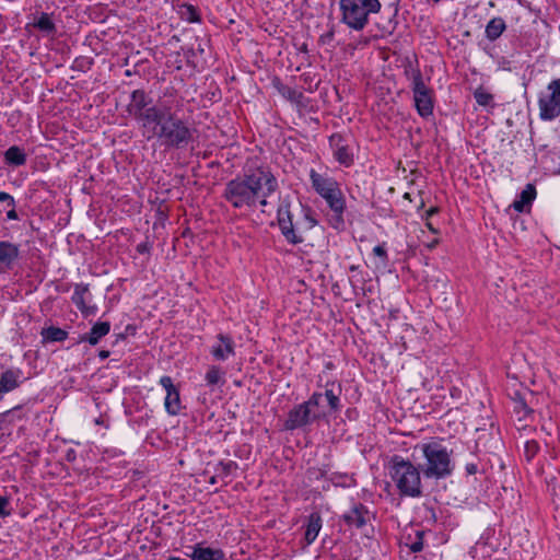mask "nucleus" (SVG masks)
Here are the masks:
<instances>
[{
  "instance_id": "f257e3e1",
  "label": "nucleus",
  "mask_w": 560,
  "mask_h": 560,
  "mask_svg": "<svg viewBox=\"0 0 560 560\" xmlns=\"http://www.w3.org/2000/svg\"><path fill=\"white\" fill-rule=\"evenodd\" d=\"M277 189L276 176L268 167L259 166L229 180L223 197L234 209L254 210L258 206L264 209Z\"/></svg>"
},
{
  "instance_id": "f03ea898",
  "label": "nucleus",
  "mask_w": 560,
  "mask_h": 560,
  "mask_svg": "<svg viewBox=\"0 0 560 560\" xmlns=\"http://www.w3.org/2000/svg\"><path fill=\"white\" fill-rule=\"evenodd\" d=\"M143 135L148 139L158 138L162 144L174 148H184L191 140L188 126L171 112L165 103L156 114L154 120L145 128Z\"/></svg>"
},
{
  "instance_id": "7ed1b4c3",
  "label": "nucleus",
  "mask_w": 560,
  "mask_h": 560,
  "mask_svg": "<svg viewBox=\"0 0 560 560\" xmlns=\"http://www.w3.org/2000/svg\"><path fill=\"white\" fill-rule=\"evenodd\" d=\"M423 462L419 465L425 478L444 479L452 475L454 464L452 451L442 440L431 439L416 445Z\"/></svg>"
},
{
  "instance_id": "20e7f679",
  "label": "nucleus",
  "mask_w": 560,
  "mask_h": 560,
  "mask_svg": "<svg viewBox=\"0 0 560 560\" xmlns=\"http://www.w3.org/2000/svg\"><path fill=\"white\" fill-rule=\"evenodd\" d=\"M388 475L401 497L419 498L422 494L421 468L409 459L395 455L390 458Z\"/></svg>"
},
{
  "instance_id": "39448f33",
  "label": "nucleus",
  "mask_w": 560,
  "mask_h": 560,
  "mask_svg": "<svg viewBox=\"0 0 560 560\" xmlns=\"http://www.w3.org/2000/svg\"><path fill=\"white\" fill-rule=\"evenodd\" d=\"M341 22L354 31L363 30L371 14L381 10L378 0H339Z\"/></svg>"
},
{
  "instance_id": "423d86ee",
  "label": "nucleus",
  "mask_w": 560,
  "mask_h": 560,
  "mask_svg": "<svg viewBox=\"0 0 560 560\" xmlns=\"http://www.w3.org/2000/svg\"><path fill=\"white\" fill-rule=\"evenodd\" d=\"M310 178L315 191L327 202L330 210L342 222V214L346 210V200L338 182L325 174L314 170L310 172Z\"/></svg>"
},
{
  "instance_id": "0eeeda50",
  "label": "nucleus",
  "mask_w": 560,
  "mask_h": 560,
  "mask_svg": "<svg viewBox=\"0 0 560 560\" xmlns=\"http://www.w3.org/2000/svg\"><path fill=\"white\" fill-rule=\"evenodd\" d=\"M323 394L315 392L307 401L295 406L288 415L284 422L287 430H295L311 424L327 416L322 406Z\"/></svg>"
},
{
  "instance_id": "6e6552de",
  "label": "nucleus",
  "mask_w": 560,
  "mask_h": 560,
  "mask_svg": "<svg viewBox=\"0 0 560 560\" xmlns=\"http://www.w3.org/2000/svg\"><path fill=\"white\" fill-rule=\"evenodd\" d=\"M160 103L152 105V100L142 90H136L131 93L130 102L127 106L128 113L140 122L143 131L154 120L162 105Z\"/></svg>"
},
{
  "instance_id": "1a4fd4ad",
  "label": "nucleus",
  "mask_w": 560,
  "mask_h": 560,
  "mask_svg": "<svg viewBox=\"0 0 560 560\" xmlns=\"http://www.w3.org/2000/svg\"><path fill=\"white\" fill-rule=\"evenodd\" d=\"M408 79L411 81V90L413 93V101L418 114L421 117H428L433 113L432 91L423 82L421 72L410 67L406 70Z\"/></svg>"
},
{
  "instance_id": "9d476101",
  "label": "nucleus",
  "mask_w": 560,
  "mask_h": 560,
  "mask_svg": "<svg viewBox=\"0 0 560 560\" xmlns=\"http://www.w3.org/2000/svg\"><path fill=\"white\" fill-rule=\"evenodd\" d=\"M538 105L542 120H552L560 116V78L548 84L547 92L538 100Z\"/></svg>"
},
{
  "instance_id": "9b49d317",
  "label": "nucleus",
  "mask_w": 560,
  "mask_h": 560,
  "mask_svg": "<svg viewBox=\"0 0 560 560\" xmlns=\"http://www.w3.org/2000/svg\"><path fill=\"white\" fill-rule=\"evenodd\" d=\"M278 224L287 242L293 245L303 242L302 235L293 223L290 203L287 200H283L278 207Z\"/></svg>"
},
{
  "instance_id": "f8f14e48",
  "label": "nucleus",
  "mask_w": 560,
  "mask_h": 560,
  "mask_svg": "<svg viewBox=\"0 0 560 560\" xmlns=\"http://www.w3.org/2000/svg\"><path fill=\"white\" fill-rule=\"evenodd\" d=\"M159 384L165 389L166 396L164 399V407L168 415L176 416L182 410V402L179 397V390L174 385L173 380L164 375L160 378Z\"/></svg>"
},
{
  "instance_id": "ddd939ff",
  "label": "nucleus",
  "mask_w": 560,
  "mask_h": 560,
  "mask_svg": "<svg viewBox=\"0 0 560 560\" xmlns=\"http://www.w3.org/2000/svg\"><path fill=\"white\" fill-rule=\"evenodd\" d=\"M329 144L334 150V155L336 160L346 166H349L353 162V154L347 143L346 139L339 135L334 133L329 138Z\"/></svg>"
},
{
  "instance_id": "4468645a",
  "label": "nucleus",
  "mask_w": 560,
  "mask_h": 560,
  "mask_svg": "<svg viewBox=\"0 0 560 560\" xmlns=\"http://www.w3.org/2000/svg\"><path fill=\"white\" fill-rule=\"evenodd\" d=\"M23 381V372L21 369L11 368L5 370L0 376V400L3 396L16 389Z\"/></svg>"
},
{
  "instance_id": "2eb2a0df",
  "label": "nucleus",
  "mask_w": 560,
  "mask_h": 560,
  "mask_svg": "<svg viewBox=\"0 0 560 560\" xmlns=\"http://www.w3.org/2000/svg\"><path fill=\"white\" fill-rule=\"evenodd\" d=\"M20 255L19 245L9 241L0 242V267L11 269Z\"/></svg>"
},
{
  "instance_id": "dca6fc26",
  "label": "nucleus",
  "mask_w": 560,
  "mask_h": 560,
  "mask_svg": "<svg viewBox=\"0 0 560 560\" xmlns=\"http://www.w3.org/2000/svg\"><path fill=\"white\" fill-rule=\"evenodd\" d=\"M211 353L217 360H228L234 355V341L229 336L219 335L217 343L212 346Z\"/></svg>"
},
{
  "instance_id": "f3484780",
  "label": "nucleus",
  "mask_w": 560,
  "mask_h": 560,
  "mask_svg": "<svg viewBox=\"0 0 560 560\" xmlns=\"http://www.w3.org/2000/svg\"><path fill=\"white\" fill-rule=\"evenodd\" d=\"M343 520L348 525L361 528L370 521V513L362 504H358L343 515Z\"/></svg>"
},
{
  "instance_id": "a211bd4d",
  "label": "nucleus",
  "mask_w": 560,
  "mask_h": 560,
  "mask_svg": "<svg viewBox=\"0 0 560 560\" xmlns=\"http://www.w3.org/2000/svg\"><path fill=\"white\" fill-rule=\"evenodd\" d=\"M191 560H221L224 553L221 549H214L210 547H203L197 545L194 547L192 552L189 555Z\"/></svg>"
},
{
  "instance_id": "6ab92c4d",
  "label": "nucleus",
  "mask_w": 560,
  "mask_h": 560,
  "mask_svg": "<svg viewBox=\"0 0 560 560\" xmlns=\"http://www.w3.org/2000/svg\"><path fill=\"white\" fill-rule=\"evenodd\" d=\"M110 325L108 322L96 323L90 330V332L83 335L80 340L88 341L90 345L95 346L100 339L109 332Z\"/></svg>"
},
{
  "instance_id": "aec40b11",
  "label": "nucleus",
  "mask_w": 560,
  "mask_h": 560,
  "mask_svg": "<svg viewBox=\"0 0 560 560\" xmlns=\"http://www.w3.org/2000/svg\"><path fill=\"white\" fill-rule=\"evenodd\" d=\"M322 528V517L318 513H312L307 518L304 539L306 545H311L317 538Z\"/></svg>"
},
{
  "instance_id": "412c9836",
  "label": "nucleus",
  "mask_w": 560,
  "mask_h": 560,
  "mask_svg": "<svg viewBox=\"0 0 560 560\" xmlns=\"http://www.w3.org/2000/svg\"><path fill=\"white\" fill-rule=\"evenodd\" d=\"M340 384L332 383L330 387H328V385L326 386L325 394H323V397L325 396L330 412H336L340 409Z\"/></svg>"
},
{
  "instance_id": "4be33fe9",
  "label": "nucleus",
  "mask_w": 560,
  "mask_h": 560,
  "mask_svg": "<svg viewBox=\"0 0 560 560\" xmlns=\"http://www.w3.org/2000/svg\"><path fill=\"white\" fill-rule=\"evenodd\" d=\"M535 197H536V189H535L534 185L528 184L521 192L520 198L513 202V208L518 212H523L525 207L529 206L533 202V200L535 199Z\"/></svg>"
},
{
  "instance_id": "5701e85b",
  "label": "nucleus",
  "mask_w": 560,
  "mask_h": 560,
  "mask_svg": "<svg viewBox=\"0 0 560 560\" xmlns=\"http://www.w3.org/2000/svg\"><path fill=\"white\" fill-rule=\"evenodd\" d=\"M506 24L502 18H493L486 25V37L493 42L505 31Z\"/></svg>"
},
{
  "instance_id": "b1692460",
  "label": "nucleus",
  "mask_w": 560,
  "mask_h": 560,
  "mask_svg": "<svg viewBox=\"0 0 560 560\" xmlns=\"http://www.w3.org/2000/svg\"><path fill=\"white\" fill-rule=\"evenodd\" d=\"M4 156L9 164H13L16 166L23 165L26 162L25 153L16 145L10 147L5 151Z\"/></svg>"
},
{
  "instance_id": "393cba45",
  "label": "nucleus",
  "mask_w": 560,
  "mask_h": 560,
  "mask_svg": "<svg viewBox=\"0 0 560 560\" xmlns=\"http://www.w3.org/2000/svg\"><path fill=\"white\" fill-rule=\"evenodd\" d=\"M89 293V285L84 283H78L74 285V291L72 295V302L77 305V307L81 311L85 310V295Z\"/></svg>"
},
{
  "instance_id": "a878e982",
  "label": "nucleus",
  "mask_w": 560,
  "mask_h": 560,
  "mask_svg": "<svg viewBox=\"0 0 560 560\" xmlns=\"http://www.w3.org/2000/svg\"><path fill=\"white\" fill-rule=\"evenodd\" d=\"M42 336L46 341H62L67 338L68 334L58 327H48L43 329Z\"/></svg>"
},
{
  "instance_id": "bb28decb",
  "label": "nucleus",
  "mask_w": 560,
  "mask_h": 560,
  "mask_svg": "<svg viewBox=\"0 0 560 560\" xmlns=\"http://www.w3.org/2000/svg\"><path fill=\"white\" fill-rule=\"evenodd\" d=\"M35 27L45 32V33H54L56 31V26L49 15L47 13H43L35 23Z\"/></svg>"
},
{
  "instance_id": "cd10ccee",
  "label": "nucleus",
  "mask_w": 560,
  "mask_h": 560,
  "mask_svg": "<svg viewBox=\"0 0 560 560\" xmlns=\"http://www.w3.org/2000/svg\"><path fill=\"white\" fill-rule=\"evenodd\" d=\"M236 467H237L236 463H234L232 460L220 462L215 468L217 476H219V478L223 479V478L230 476L236 469Z\"/></svg>"
},
{
  "instance_id": "c85d7f7f",
  "label": "nucleus",
  "mask_w": 560,
  "mask_h": 560,
  "mask_svg": "<svg viewBox=\"0 0 560 560\" xmlns=\"http://www.w3.org/2000/svg\"><path fill=\"white\" fill-rule=\"evenodd\" d=\"M0 200H8V207L10 209L7 212V219L8 220H18L19 215H18V212L15 211V200H14V198L10 194H8L5 191H0Z\"/></svg>"
},
{
  "instance_id": "c756f323",
  "label": "nucleus",
  "mask_w": 560,
  "mask_h": 560,
  "mask_svg": "<svg viewBox=\"0 0 560 560\" xmlns=\"http://www.w3.org/2000/svg\"><path fill=\"white\" fill-rule=\"evenodd\" d=\"M206 381L208 385H218L223 382V373L217 366H212L206 373Z\"/></svg>"
},
{
  "instance_id": "7c9ffc66",
  "label": "nucleus",
  "mask_w": 560,
  "mask_h": 560,
  "mask_svg": "<svg viewBox=\"0 0 560 560\" xmlns=\"http://www.w3.org/2000/svg\"><path fill=\"white\" fill-rule=\"evenodd\" d=\"M474 97H475L476 102L481 106H488L493 100L492 94H490L482 88H478L474 92Z\"/></svg>"
},
{
  "instance_id": "2f4dec72",
  "label": "nucleus",
  "mask_w": 560,
  "mask_h": 560,
  "mask_svg": "<svg viewBox=\"0 0 560 560\" xmlns=\"http://www.w3.org/2000/svg\"><path fill=\"white\" fill-rule=\"evenodd\" d=\"M539 445L534 440H528L524 444V454L527 460H530L538 452Z\"/></svg>"
},
{
  "instance_id": "473e14b6",
  "label": "nucleus",
  "mask_w": 560,
  "mask_h": 560,
  "mask_svg": "<svg viewBox=\"0 0 560 560\" xmlns=\"http://www.w3.org/2000/svg\"><path fill=\"white\" fill-rule=\"evenodd\" d=\"M9 498L0 495V517H7L11 514L9 506Z\"/></svg>"
},
{
  "instance_id": "72a5a7b5",
  "label": "nucleus",
  "mask_w": 560,
  "mask_h": 560,
  "mask_svg": "<svg viewBox=\"0 0 560 560\" xmlns=\"http://www.w3.org/2000/svg\"><path fill=\"white\" fill-rule=\"evenodd\" d=\"M375 256L381 257L384 261L387 259L386 249L383 245H377L373 248Z\"/></svg>"
},
{
  "instance_id": "f704fd0d",
  "label": "nucleus",
  "mask_w": 560,
  "mask_h": 560,
  "mask_svg": "<svg viewBox=\"0 0 560 560\" xmlns=\"http://www.w3.org/2000/svg\"><path fill=\"white\" fill-rule=\"evenodd\" d=\"M332 38H334V32H328L320 36V42L324 44H328L332 40Z\"/></svg>"
},
{
  "instance_id": "c9c22d12",
  "label": "nucleus",
  "mask_w": 560,
  "mask_h": 560,
  "mask_svg": "<svg viewBox=\"0 0 560 560\" xmlns=\"http://www.w3.org/2000/svg\"><path fill=\"white\" fill-rule=\"evenodd\" d=\"M305 219L308 221L310 228L315 226L317 223L316 220L308 212L305 214Z\"/></svg>"
},
{
  "instance_id": "e433bc0d",
  "label": "nucleus",
  "mask_w": 560,
  "mask_h": 560,
  "mask_svg": "<svg viewBox=\"0 0 560 560\" xmlns=\"http://www.w3.org/2000/svg\"><path fill=\"white\" fill-rule=\"evenodd\" d=\"M466 470L469 475H472L477 471V466L475 464H468Z\"/></svg>"
},
{
  "instance_id": "4c0bfd02",
  "label": "nucleus",
  "mask_w": 560,
  "mask_h": 560,
  "mask_svg": "<svg viewBox=\"0 0 560 560\" xmlns=\"http://www.w3.org/2000/svg\"><path fill=\"white\" fill-rule=\"evenodd\" d=\"M438 212V208H430L427 212H425V220H429L430 217H432L433 214H435Z\"/></svg>"
},
{
  "instance_id": "58836bf2",
  "label": "nucleus",
  "mask_w": 560,
  "mask_h": 560,
  "mask_svg": "<svg viewBox=\"0 0 560 560\" xmlns=\"http://www.w3.org/2000/svg\"><path fill=\"white\" fill-rule=\"evenodd\" d=\"M411 550H412L413 552L421 551V550H422V544H421V542H415V544L411 546Z\"/></svg>"
},
{
  "instance_id": "ea45409f",
  "label": "nucleus",
  "mask_w": 560,
  "mask_h": 560,
  "mask_svg": "<svg viewBox=\"0 0 560 560\" xmlns=\"http://www.w3.org/2000/svg\"><path fill=\"white\" fill-rule=\"evenodd\" d=\"M425 224H427L428 229H429L432 233H434V234H438V233H439V231H438V230L433 226V224H432L431 222H429L428 220H427V223H425Z\"/></svg>"
},
{
  "instance_id": "a19ab883",
  "label": "nucleus",
  "mask_w": 560,
  "mask_h": 560,
  "mask_svg": "<svg viewBox=\"0 0 560 560\" xmlns=\"http://www.w3.org/2000/svg\"><path fill=\"white\" fill-rule=\"evenodd\" d=\"M98 355H100V358H101V359H103V360H104V359L108 358V355H109V351H107V350H102V351L100 352V354H98Z\"/></svg>"
},
{
  "instance_id": "79ce46f5",
  "label": "nucleus",
  "mask_w": 560,
  "mask_h": 560,
  "mask_svg": "<svg viewBox=\"0 0 560 560\" xmlns=\"http://www.w3.org/2000/svg\"><path fill=\"white\" fill-rule=\"evenodd\" d=\"M217 478H219V476H217V475H215V476H213V477H211L210 482H211V483H215V479H217Z\"/></svg>"
},
{
  "instance_id": "37998d69",
  "label": "nucleus",
  "mask_w": 560,
  "mask_h": 560,
  "mask_svg": "<svg viewBox=\"0 0 560 560\" xmlns=\"http://www.w3.org/2000/svg\"><path fill=\"white\" fill-rule=\"evenodd\" d=\"M438 243V240L431 242V244L429 245L430 248H433L435 246V244Z\"/></svg>"
},
{
  "instance_id": "c03bdc74",
  "label": "nucleus",
  "mask_w": 560,
  "mask_h": 560,
  "mask_svg": "<svg viewBox=\"0 0 560 560\" xmlns=\"http://www.w3.org/2000/svg\"><path fill=\"white\" fill-rule=\"evenodd\" d=\"M0 202H3V203L8 205V200H0Z\"/></svg>"
}]
</instances>
